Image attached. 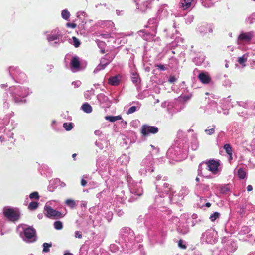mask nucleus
<instances>
[{
  "mask_svg": "<svg viewBox=\"0 0 255 255\" xmlns=\"http://www.w3.org/2000/svg\"><path fill=\"white\" fill-rule=\"evenodd\" d=\"M143 241V235L138 234L136 236L130 228L124 227L119 231L118 240L116 243L120 246L121 252L126 254L137 253L139 255H146L143 246L140 244Z\"/></svg>",
  "mask_w": 255,
  "mask_h": 255,
  "instance_id": "nucleus-1",
  "label": "nucleus"
},
{
  "mask_svg": "<svg viewBox=\"0 0 255 255\" xmlns=\"http://www.w3.org/2000/svg\"><path fill=\"white\" fill-rule=\"evenodd\" d=\"M189 142L186 133L179 130L177 139L167 150L166 156L175 161H181L185 159L188 154Z\"/></svg>",
  "mask_w": 255,
  "mask_h": 255,
  "instance_id": "nucleus-2",
  "label": "nucleus"
},
{
  "mask_svg": "<svg viewBox=\"0 0 255 255\" xmlns=\"http://www.w3.org/2000/svg\"><path fill=\"white\" fill-rule=\"evenodd\" d=\"M166 230L162 225L154 224L147 232L150 242L152 244L164 243L166 237Z\"/></svg>",
  "mask_w": 255,
  "mask_h": 255,
  "instance_id": "nucleus-3",
  "label": "nucleus"
},
{
  "mask_svg": "<svg viewBox=\"0 0 255 255\" xmlns=\"http://www.w3.org/2000/svg\"><path fill=\"white\" fill-rule=\"evenodd\" d=\"M8 91L12 101L16 104L26 103L25 98L32 93L28 87L21 86L10 87Z\"/></svg>",
  "mask_w": 255,
  "mask_h": 255,
  "instance_id": "nucleus-4",
  "label": "nucleus"
},
{
  "mask_svg": "<svg viewBox=\"0 0 255 255\" xmlns=\"http://www.w3.org/2000/svg\"><path fill=\"white\" fill-rule=\"evenodd\" d=\"M127 181L128 184V187L131 195L128 199V201L132 202L134 201L138 197L141 196L143 194V189L139 184L133 180L130 175L127 176Z\"/></svg>",
  "mask_w": 255,
  "mask_h": 255,
  "instance_id": "nucleus-5",
  "label": "nucleus"
},
{
  "mask_svg": "<svg viewBox=\"0 0 255 255\" xmlns=\"http://www.w3.org/2000/svg\"><path fill=\"white\" fill-rule=\"evenodd\" d=\"M46 39L49 44L54 47H58L61 43L64 42L63 34L59 29H55L50 32H45Z\"/></svg>",
  "mask_w": 255,
  "mask_h": 255,
  "instance_id": "nucleus-6",
  "label": "nucleus"
},
{
  "mask_svg": "<svg viewBox=\"0 0 255 255\" xmlns=\"http://www.w3.org/2000/svg\"><path fill=\"white\" fill-rule=\"evenodd\" d=\"M154 160L152 156L150 154L148 155L144 158L141 163L139 169V173L141 176H146L148 173H150L154 171Z\"/></svg>",
  "mask_w": 255,
  "mask_h": 255,
  "instance_id": "nucleus-7",
  "label": "nucleus"
},
{
  "mask_svg": "<svg viewBox=\"0 0 255 255\" xmlns=\"http://www.w3.org/2000/svg\"><path fill=\"white\" fill-rule=\"evenodd\" d=\"M9 76L16 83L23 84L27 80L26 75L18 67L12 66L8 68Z\"/></svg>",
  "mask_w": 255,
  "mask_h": 255,
  "instance_id": "nucleus-8",
  "label": "nucleus"
},
{
  "mask_svg": "<svg viewBox=\"0 0 255 255\" xmlns=\"http://www.w3.org/2000/svg\"><path fill=\"white\" fill-rule=\"evenodd\" d=\"M3 215H0L2 220L6 218L8 221L15 222L18 221L20 217L19 210L16 208L5 206L3 209Z\"/></svg>",
  "mask_w": 255,
  "mask_h": 255,
  "instance_id": "nucleus-9",
  "label": "nucleus"
},
{
  "mask_svg": "<svg viewBox=\"0 0 255 255\" xmlns=\"http://www.w3.org/2000/svg\"><path fill=\"white\" fill-rule=\"evenodd\" d=\"M158 193V196H156L155 197V201L156 202H160L161 198L165 197L166 196H168V199L171 201L174 202L175 201L174 199L176 195H174V193L172 189L171 185L168 183L165 186H162V189L160 191H157Z\"/></svg>",
  "mask_w": 255,
  "mask_h": 255,
  "instance_id": "nucleus-10",
  "label": "nucleus"
},
{
  "mask_svg": "<svg viewBox=\"0 0 255 255\" xmlns=\"http://www.w3.org/2000/svg\"><path fill=\"white\" fill-rule=\"evenodd\" d=\"M196 184L195 188V194L200 198V200H205L206 198H209L212 196L210 191L209 185L203 182Z\"/></svg>",
  "mask_w": 255,
  "mask_h": 255,
  "instance_id": "nucleus-11",
  "label": "nucleus"
},
{
  "mask_svg": "<svg viewBox=\"0 0 255 255\" xmlns=\"http://www.w3.org/2000/svg\"><path fill=\"white\" fill-rule=\"evenodd\" d=\"M167 13V10L164 9V7H161L158 10V15L156 17L149 19L145 27L148 28L149 30H153L157 32V29L160 17L166 16Z\"/></svg>",
  "mask_w": 255,
  "mask_h": 255,
  "instance_id": "nucleus-12",
  "label": "nucleus"
},
{
  "mask_svg": "<svg viewBox=\"0 0 255 255\" xmlns=\"http://www.w3.org/2000/svg\"><path fill=\"white\" fill-rule=\"evenodd\" d=\"M23 235H21L23 240L27 243H32L37 240L36 230L32 226L22 225Z\"/></svg>",
  "mask_w": 255,
  "mask_h": 255,
  "instance_id": "nucleus-13",
  "label": "nucleus"
},
{
  "mask_svg": "<svg viewBox=\"0 0 255 255\" xmlns=\"http://www.w3.org/2000/svg\"><path fill=\"white\" fill-rule=\"evenodd\" d=\"M218 233L213 228L207 230L202 233L201 240L202 242H204L208 244H214L217 241Z\"/></svg>",
  "mask_w": 255,
  "mask_h": 255,
  "instance_id": "nucleus-14",
  "label": "nucleus"
},
{
  "mask_svg": "<svg viewBox=\"0 0 255 255\" xmlns=\"http://www.w3.org/2000/svg\"><path fill=\"white\" fill-rule=\"evenodd\" d=\"M44 209L45 216L50 219H58L62 218L64 217L66 214V212L63 213L53 209L47 203L45 204Z\"/></svg>",
  "mask_w": 255,
  "mask_h": 255,
  "instance_id": "nucleus-15",
  "label": "nucleus"
},
{
  "mask_svg": "<svg viewBox=\"0 0 255 255\" xmlns=\"http://www.w3.org/2000/svg\"><path fill=\"white\" fill-rule=\"evenodd\" d=\"M222 243L224 244L223 248L226 250L227 253L232 254L237 249V244L232 239L227 237L222 238Z\"/></svg>",
  "mask_w": 255,
  "mask_h": 255,
  "instance_id": "nucleus-16",
  "label": "nucleus"
},
{
  "mask_svg": "<svg viewBox=\"0 0 255 255\" xmlns=\"http://www.w3.org/2000/svg\"><path fill=\"white\" fill-rule=\"evenodd\" d=\"M158 131V127L146 124L143 125L141 128V133L144 137L147 136L150 134H156Z\"/></svg>",
  "mask_w": 255,
  "mask_h": 255,
  "instance_id": "nucleus-17",
  "label": "nucleus"
},
{
  "mask_svg": "<svg viewBox=\"0 0 255 255\" xmlns=\"http://www.w3.org/2000/svg\"><path fill=\"white\" fill-rule=\"evenodd\" d=\"M137 222L138 223H143L146 227L149 229V226L154 225L155 222L153 221V218L150 214H146L144 216L140 215L137 218Z\"/></svg>",
  "mask_w": 255,
  "mask_h": 255,
  "instance_id": "nucleus-18",
  "label": "nucleus"
},
{
  "mask_svg": "<svg viewBox=\"0 0 255 255\" xmlns=\"http://www.w3.org/2000/svg\"><path fill=\"white\" fill-rule=\"evenodd\" d=\"M148 30H141L138 32V34L144 40L147 41H152L155 37L157 32Z\"/></svg>",
  "mask_w": 255,
  "mask_h": 255,
  "instance_id": "nucleus-19",
  "label": "nucleus"
},
{
  "mask_svg": "<svg viewBox=\"0 0 255 255\" xmlns=\"http://www.w3.org/2000/svg\"><path fill=\"white\" fill-rule=\"evenodd\" d=\"M237 103L239 106L249 110L251 112V114H253L255 116V101H239L237 102Z\"/></svg>",
  "mask_w": 255,
  "mask_h": 255,
  "instance_id": "nucleus-20",
  "label": "nucleus"
},
{
  "mask_svg": "<svg viewBox=\"0 0 255 255\" xmlns=\"http://www.w3.org/2000/svg\"><path fill=\"white\" fill-rule=\"evenodd\" d=\"M255 36V32L253 31L248 32H242L238 37V42H249Z\"/></svg>",
  "mask_w": 255,
  "mask_h": 255,
  "instance_id": "nucleus-21",
  "label": "nucleus"
},
{
  "mask_svg": "<svg viewBox=\"0 0 255 255\" xmlns=\"http://www.w3.org/2000/svg\"><path fill=\"white\" fill-rule=\"evenodd\" d=\"M209 172L206 161H203L201 163L198 169V175L207 178H212L211 175H208Z\"/></svg>",
  "mask_w": 255,
  "mask_h": 255,
  "instance_id": "nucleus-22",
  "label": "nucleus"
},
{
  "mask_svg": "<svg viewBox=\"0 0 255 255\" xmlns=\"http://www.w3.org/2000/svg\"><path fill=\"white\" fill-rule=\"evenodd\" d=\"M209 171H211L213 174H216L218 171V167L220 165L219 160L210 159L206 161Z\"/></svg>",
  "mask_w": 255,
  "mask_h": 255,
  "instance_id": "nucleus-23",
  "label": "nucleus"
},
{
  "mask_svg": "<svg viewBox=\"0 0 255 255\" xmlns=\"http://www.w3.org/2000/svg\"><path fill=\"white\" fill-rule=\"evenodd\" d=\"M214 26L211 23H203L198 27V31L203 36L208 33H212Z\"/></svg>",
  "mask_w": 255,
  "mask_h": 255,
  "instance_id": "nucleus-24",
  "label": "nucleus"
},
{
  "mask_svg": "<svg viewBox=\"0 0 255 255\" xmlns=\"http://www.w3.org/2000/svg\"><path fill=\"white\" fill-rule=\"evenodd\" d=\"M155 0H146L143 2L141 5H139L138 2L140 0H134L136 5L137 7V9H139L142 12H145L148 9H150L151 7V3Z\"/></svg>",
  "mask_w": 255,
  "mask_h": 255,
  "instance_id": "nucleus-25",
  "label": "nucleus"
},
{
  "mask_svg": "<svg viewBox=\"0 0 255 255\" xmlns=\"http://www.w3.org/2000/svg\"><path fill=\"white\" fill-rule=\"evenodd\" d=\"M96 165L100 171L106 172L109 171V166L107 164V161L102 159V157H99L97 159Z\"/></svg>",
  "mask_w": 255,
  "mask_h": 255,
  "instance_id": "nucleus-26",
  "label": "nucleus"
},
{
  "mask_svg": "<svg viewBox=\"0 0 255 255\" xmlns=\"http://www.w3.org/2000/svg\"><path fill=\"white\" fill-rule=\"evenodd\" d=\"M80 62L79 58L75 56L73 57L70 61V68L73 72L80 70Z\"/></svg>",
  "mask_w": 255,
  "mask_h": 255,
  "instance_id": "nucleus-27",
  "label": "nucleus"
},
{
  "mask_svg": "<svg viewBox=\"0 0 255 255\" xmlns=\"http://www.w3.org/2000/svg\"><path fill=\"white\" fill-rule=\"evenodd\" d=\"M176 28V26L175 23H174L172 27L165 29L164 32L165 33V36L167 38H170L172 39H174L175 33H177V30Z\"/></svg>",
  "mask_w": 255,
  "mask_h": 255,
  "instance_id": "nucleus-28",
  "label": "nucleus"
},
{
  "mask_svg": "<svg viewBox=\"0 0 255 255\" xmlns=\"http://www.w3.org/2000/svg\"><path fill=\"white\" fill-rule=\"evenodd\" d=\"M198 78L200 81L204 84H209L211 80V77L208 73L206 72H202L200 73L198 75Z\"/></svg>",
  "mask_w": 255,
  "mask_h": 255,
  "instance_id": "nucleus-29",
  "label": "nucleus"
},
{
  "mask_svg": "<svg viewBox=\"0 0 255 255\" xmlns=\"http://www.w3.org/2000/svg\"><path fill=\"white\" fill-rule=\"evenodd\" d=\"M39 171L42 175L46 177L51 176L52 172L51 169L47 165L45 164H42L39 166Z\"/></svg>",
  "mask_w": 255,
  "mask_h": 255,
  "instance_id": "nucleus-30",
  "label": "nucleus"
},
{
  "mask_svg": "<svg viewBox=\"0 0 255 255\" xmlns=\"http://www.w3.org/2000/svg\"><path fill=\"white\" fill-rule=\"evenodd\" d=\"M177 232L181 234L185 235L189 232V228L186 222H182L176 228Z\"/></svg>",
  "mask_w": 255,
  "mask_h": 255,
  "instance_id": "nucleus-31",
  "label": "nucleus"
},
{
  "mask_svg": "<svg viewBox=\"0 0 255 255\" xmlns=\"http://www.w3.org/2000/svg\"><path fill=\"white\" fill-rule=\"evenodd\" d=\"M97 98L101 104L108 106L111 103L109 98L104 94L101 93L98 94Z\"/></svg>",
  "mask_w": 255,
  "mask_h": 255,
  "instance_id": "nucleus-32",
  "label": "nucleus"
},
{
  "mask_svg": "<svg viewBox=\"0 0 255 255\" xmlns=\"http://www.w3.org/2000/svg\"><path fill=\"white\" fill-rule=\"evenodd\" d=\"M10 98L7 92H5L3 96V108L8 110L10 107Z\"/></svg>",
  "mask_w": 255,
  "mask_h": 255,
  "instance_id": "nucleus-33",
  "label": "nucleus"
},
{
  "mask_svg": "<svg viewBox=\"0 0 255 255\" xmlns=\"http://www.w3.org/2000/svg\"><path fill=\"white\" fill-rule=\"evenodd\" d=\"M60 183V180L58 178H56L51 180L50 181L49 185L48 187V190L50 191H53L57 187L59 186Z\"/></svg>",
  "mask_w": 255,
  "mask_h": 255,
  "instance_id": "nucleus-34",
  "label": "nucleus"
},
{
  "mask_svg": "<svg viewBox=\"0 0 255 255\" xmlns=\"http://www.w3.org/2000/svg\"><path fill=\"white\" fill-rule=\"evenodd\" d=\"M193 0H182L179 3V6L183 10L189 8L191 5Z\"/></svg>",
  "mask_w": 255,
  "mask_h": 255,
  "instance_id": "nucleus-35",
  "label": "nucleus"
},
{
  "mask_svg": "<svg viewBox=\"0 0 255 255\" xmlns=\"http://www.w3.org/2000/svg\"><path fill=\"white\" fill-rule=\"evenodd\" d=\"M166 180L165 177H163L162 180L155 181V184L156 185V190L157 191H160L162 189V186H165L167 185V183L165 181Z\"/></svg>",
  "mask_w": 255,
  "mask_h": 255,
  "instance_id": "nucleus-36",
  "label": "nucleus"
},
{
  "mask_svg": "<svg viewBox=\"0 0 255 255\" xmlns=\"http://www.w3.org/2000/svg\"><path fill=\"white\" fill-rule=\"evenodd\" d=\"M168 65L173 70H176L179 65L178 60L174 57H171L169 59Z\"/></svg>",
  "mask_w": 255,
  "mask_h": 255,
  "instance_id": "nucleus-37",
  "label": "nucleus"
},
{
  "mask_svg": "<svg viewBox=\"0 0 255 255\" xmlns=\"http://www.w3.org/2000/svg\"><path fill=\"white\" fill-rule=\"evenodd\" d=\"M220 0H201V2L203 6L209 8L212 7L214 3Z\"/></svg>",
  "mask_w": 255,
  "mask_h": 255,
  "instance_id": "nucleus-38",
  "label": "nucleus"
},
{
  "mask_svg": "<svg viewBox=\"0 0 255 255\" xmlns=\"http://www.w3.org/2000/svg\"><path fill=\"white\" fill-rule=\"evenodd\" d=\"M131 80H132V82L137 86V90L139 91L140 90V88H139V86H138V84L140 82V79L139 78L138 74L137 73H133L132 74Z\"/></svg>",
  "mask_w": 255,
  "mask_h": 255,
  "instance_id": "nucleus-39",
  "label": "nucleus"
},
{
  "mask_svg": "<svg viewBox=\"0 0 255 255\" xmlns=\"http://www.w3.org/2000/svg\"><path fill=\"white\" fill-rule=\"evenodd\" d=\"M109 83L112 86H117L120 83L119 76L116 75L109 78Z\"/></svg>",
  "mask_w": 255,
  "mask_h": 255,
  "instance_id": "nucleus-40",
  "label": "nucleus"
},
{
  "mask_svg": "<svg viewBox=\"0 0 255 255\" xmlns=\"http://www.w3.org/2000/svg\"><path fill=\"white\" fill-rule=\"evenodd\" d=\"M174 104V106L180 109V111L183 109L185 107V104L182 102L178 98L175 99L173 102H172Z\"/></svg>",
  "mask_w": 255,
  "mask_h": 255,
  "instance_id": "nucleus-41",
  "label": "nucleus"
},
{
  "mask_svg": "<svg viewBox=\"0 0 255 255\" xmlns=\"http://www.w3.org/2000/svg\"><path fill=\"white\" fill-rule=\"evenodd\" d=\"M135 103L136 104V106H133L130 107L126 112L127 114H132L140 109L141 106L140 104L138 102H136Z\"/></svg>",
  "mask_w": 255,
  "mask_h": 255,
  "instance_id": "nucleus-42",
  "label": "nucleus"
},
{
  "mask_svg": "<svg viewBox=\"0 0 255 255\" xmlns=\"http://www.w3.org/2000/svg\"><path fill=\"white\" fill-rule=\"evenodd\" d=\"M198 146L199 143L197 139V136L195 134H193L191 141V148L193 150H196L198 149Z\"/></svg>",
  "mask_w": 255,
  "mask_h": 255,
  "instance_id": "nucleus-43",
  "label": "nucleus"
},
{
  "mask_svg": "<svg viewBox=\"0 0 255 255\" xmlns=\"http://www.w3.org/2000/svg\"><path fill=\"white\" fill-rule=\"evenodd\" d=\"M129 161V157L126 154H123L118 159V162L122 165H126Z\"/></svg>",
  "mask_w": 255,
  "mask_h": 255,
  "instance_id": "nucleus-44",
  "label": "nucleus"
},
{
  "mask_svg": "<svg viewBox=\"0 0 255 255\" xmlns=\"http://www.w3.org/2000/svg\"><path fill=\"white\" fill-rule=\"evenodd\" d=\"M167 112L171 116H173L174 114L180 112V109L179 108L177 109V108L174 106V104L171 103V104H170L169 105L168 109L167 110Z\"/></svg>",
  "mask_w": 255,
  "mask_h": 255,
  "instance_id": "nucleus-45",
  "label": "nucleus"
},
{
  "mask_svg": "<svg viewBox=\"0 0 255 255\" xmlns=\"http://www.w3.org/2000/svg\"><path fill=\"white\" fill-rule=\"evenodd\" d=\"M81 109L86 113H91L92 112V106L88 103H84L81 106Z\"/></svg>",
  "mask_w": 255,
  "mask_h": 255,
  "instance_id": "nucleus-46",
  "label": "nucleus"
},
{
  "mask_svg": "<svg viewBox=\"0 0 255 255\" xmlns=\"http://www.w3.org/2000/svg\"><path fill=\"white\" fill-rule=\"evenodd\" d=\"M189 192L190 191L187 187L183 186L180 189L178 193V195L180 197H182L181 199H183L185 196L189 194Z\"/></svg>",
  "mask_w": 255,
  "mask_h": 255,
  "instance_id": "nucleus-47",
  "label": "nucleus"
},
{
  "mask_svg": "<svg viewBox=\"0 0 255 255\" xmlns=\"http://www.w3.org/2000/svg\"><path fill=\"white\" fill-rule=\"evenodd\" d=\"M118 243H113V244H112L110 245V247H109V249L110 250L113 252V253H115L116 252H117L118 251H120L121 252H122L121 251V250H122L121 248V247L120 246H119V244L118 245L117 244Z\"/></svg>",
  "mask_w": 255,
  "mask_h": 255,
  "instance_id": "nucleus-48",
  "label": "nucleus"
},
{
  "mask_svg": "<svg viewBox=\"0 0 255 255\" xmlns=\"http://www.w3.org/2000/svg\"><path fill=\"white\" fill-rule=\"evenodd\" d=\"M220 192L224 195L229 194L231 192L230 188L229 185H225L221 187Z\"/></svg>",
  "mask_w": 255,
  "mask_h": 255,
  "instance_id": "nucleus-49",
  "label": "nucleus"
},
{
  "mask_svg": "<svg viewBox=\"0 0 255 255\" xmlns=\"http://www.w3.org/2000/svg\"><path fill=\"white\" fill-rule=\"evenodd\" d=\"M105 119L111 122H114L117 120L122 119V117L121 116H107L105 117Z\"/></svg>",
  "mask_w": 255,
  "mask_h": 255,
  "instance_id": "nucleus-50",
  "label": "nucleus"
},
{
  "mask_svg": "<svg viewBox=\"0 0 255 255\" xmlns=\"http://www.w3.org/2000/svg\"><path fill=\"white\" fill-rule=\"evenodd\" d=\"M248 58V55L247 54H244L242 57L238 58V62L243 66H245V63L247 61Z\"/></svg>",
  "mask_w": 255,
  "mask_h": 255,
  "instance_id": "nucleus-51",
  "label": "nucleus"
},
{
  "mask_svg": "<svg viewBox=\"0 0 255 255\" xmlns=\"http://www.w3.org/2000/svg\"><path fill=\"white\" fill-rule=\"evenodd\" d=\"M250 232V229L249 227L246 226H243L239 232V234L244 235L248 234Z\"/></svg>",
  "mask_w": 255,
  "mask_h": 255,
  "instance_id": "nucleus-52",
  "label": "nucleus"
},
{
  "mask_svg": "<svg viewBox=\"0 0 255 255\" xmlns=\"http://www.w3.org/2000/svg\"><path fill=\"white\" fill-rule=\"evenodd\" d=\"M224 149L225 150L227 154L230 156V158L232 159V149L231 145L229 144H226L224 146Z\"/></svg>",
  "mask_w": 255,
  "mask_h": 255,
  "instance_id": "nucleus-53",
  "label": "nucleus"
},
{
  "mask_svg": "<svg viewBox=\"0 0 255 255\" xmlns=\"http://www.w3.org/2000/svg\"><path fill=\"white\" fill-rule=\"evenodd\" d=\"M126 197L124 195V191H121V195H118L117 196V200L120 203L123 204L125 202Z\"/></svg>",
  "mask_w": 255,
  "mask_h": 255,
  "instance_id": "nucleus-54",
  "label": "nucleus"
},
{
  "mask_svg": "<svg viewBox=\"0 0 255 255\" xmlns=\"http://www.w3.org/2000/svg\"><path fill=\"white\" fill-rule=\"evenodd\" d=\"M65 204L71 209H73L76 205L75 201L71 199H67Z\"/></svg>",
  "mask_w": 255,
  "mask_h": 255,
  "instance_id": "nucleus-55",
  "label": "nucleus"
},
{
  "mask_svg": "<svg viewBox=\"0 0 255 255\" xmlns=\"http://www.w3.org/2000/svg\"><path fill=\"white\" fill-rule=\"evenodd\" d=\"M39 206V203L36 201H32L28 205V208L30 210H36Z\"/></svg>",
  "mask_w": 255,
  "mask_h": 255,
  "instance_id": "nucleus-56",
  "label": "nucleus"
},
{
  "mask_svg": "<svg viewBox=\"0 0 255 255\" xmlns=\"http://www.w3.org/2000/svg\"><path fill=\"white\" fill-rule=\"evenodd\" d=\"M255 21V13H253L250 15H249L246 19V22L251 24L253 23Z\"/></svg>",
  "mask_w": 255,
  "mask_h": 255,
  "instance_id": "nucleus-57",
  "label": "nucleus"
},
{
  "mask_svg": "<svg viewBox=\"0 0 255 255\" xmlns=\"http://www.w3.org/2000/svg\"><path fill=\"white\" fill-rule=\"evenodd\" d=\"M61 16L63 19L67 20L69 19L70 14L67 9H64L61 12Z\"/></svg>",
  "mask_w": 255,
  "mask_h": 255,
  "instance_id": "nucleus-58",
  "label": "nucleus"
},
{
  "mask_svg": "<svg viewBox=\"0 0 255 255\" xmlns=\"http://www.w3.org/2000/svg\"><path fill=\"white\" fill-rule=\"evenodd\" d=\"M169 222L174 224L177 228L178 226V225L180 224L182 222H180L179 218L177 217H173L169 220Z\"/></svg>",
  "mask_w": 255,
  "mask_h": 255,
  "instance_id": "nucleus-59",
  "label": "nucleus"
},
{
  "mask_svg": "<svg viewBox=\"0 0 255 255\" xmlns=\"http://www.w3.org/2000/svg\"><path fill=\"white\" fill-rule=\"evenodd\" d=\"M191 97V94H188L187 95H180L178 98L185 104V102L188 101Z\"/></svg>",
  "mask_w": 255,
  "mask_h": 255,
  "instance_id": "nucleus-60",
  "label": "nucleus"
},
{
  "mask_svg": "<svg viewBox=\"0 0 255 255\" xmlns=\"http://www.w3.org/2000/svg\"><path fill=\"white\" fill-rule=\"evenodd\" d=\"M95 90L93 88H91V90L86 91L84 93L85 98L86 99H90L91 95H94Z\"/></svg>",
  "mask_w": 255,
  "mask_h": 255,
  "instance_id": "nucleus-61",
  "label": "nucleus"
},
{
  "mask_svg": "<svg viewBox=\"0 0 255 255\" xmlns=\"http://www.w3.org/2000/svg\"><path fill=\"white\" fill-rule=\"evenodd\" d=\"M43 253H47L49 252L50 249L49 248L52 246L51 243H44L43 244Z\"/></svg>",
  "mask_w": 255,
  "mask_h": 255,
  "instance_id": "nucleus-62",
  "label": "nucleus"
},
{
  "mask_svg": "<svg viewBox=\"0 0 255 255\" xmlns=\"http://www.w3.org/2000/svg\"><path fill=\"white\" fill-rule=\"evenodd\" d=\"M54 227L56 230H61L63 227V223L60 221H56L54 223Z\"/></svg>",
  "mask_w": 255,
  "mask_h": 255,
  "instance_id": "nucleus-63",
  "label": "nucleus"
},
{
  "mask_svg": "<svg viewBox=\"0 0 255 255\" xmlns=\"http://www.w3.org/2000/svg\"><path fill=\"white\" fill-rule=\"evenodd\" d=\"M88 254V248L86 246H82L79 251V255H87Z\"/></svg>",
  "mask_w": 255,
  "mask_h": 255,
  "instance_id": "nucleus-64",
  "label": "nucleus"
}]
</instances>
